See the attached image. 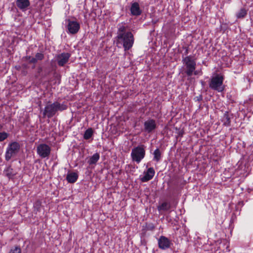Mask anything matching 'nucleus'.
Listing matches in <instances>:
<instances>
[{"mask_svg": "<svg viewBox=\"0 0 253 253\" xmlns=\"http://www.w3.org/2000/svg\"><path fill=\"white\" fill-rule=\"evenodd\" d=\"M51 148L45 143H41L37 147V153L42 159H48L51 153Z\"/></svg>", "mask_w": 253, "mask_h": 253, "instance_id": "7", "label": "nucleus"}, {"mask_svg": "<svg viewBox=\"0 0 253 253\" xmlns=\"http://www.w3.org/2000/svg\"><path fill=\"white\" fill-rule=\"evenodd\" d=\"M145 156V146L139 145L132 149L131 157L132 161L139 164Z\"/></svg>", "mask_w": 253, "mask_h": 253, "instance_id": "4", "label": "nucleus"}, {"mask_svg": "<svg viewBox=\"0 0 253 253\" xmlns=\"http://www.w3.org/2000/svg\"><path fill=\"white\" fill-rule=\"evenodd\" d=\"M71 55V54L68 52L58 54L55 57V61L59 66L63 67L68 62Z\"/></svg>", "mask_w": 253, "mask_h": 253, "instance_id": "9", "label": "nucleus"}, {"mask_svg": "<svg viewBox=\"0 0 253 253\" xmlns=\"http://www.w3.org/2000/svg\"><path fill=\"white\" fill-rule=\"evenodd\" d=\"M44 54L42 53H37L35 55L34 59L35 60V64L38 62V61H41L44 58Z\"/></svg>", "mask_w": 253, "mask_h": 253, "instance_id": "24", "label": "nucleus"}, {"mask_svg": "<svg viewBox=\"0 0 253 253\" xmlns=\"http://www.w3.org/2000/svg\"><path fill=\"white\" fill-rule=\"evenodd\" d=\"M171 208V205L169 202H164L158 207V210L160 211H167Z\"/></svg>", "mask_w": 253, "mask_h": 253, "instance_id": "18", "label": "nucleus"}, {"mask_svg": "<svg viewBox=\"0 0 253 253\" xmlns=\"http://www.w3.org/2000/svg\"><path fill=\"white\" fill-rule=\"evenodd\" d=\"M22 66V67H23L24 68H25V69H26V68H27V66H27V64H23Z\"/></svg>", "mask_w": 253, "mask_h": 253, "instance_id": "30", "label": "nucleus"}, {"mask_svg": "<svg viewBox=\"0 0 253 253\" xmlns=\"http://www.w3.org/2000/svg\"><path fill=\"white\" fill-rule=\"evenodd\" d=\"M68 106L64 103H60L58 101L53 103L48 102L45 106L43 112V117L51 118L58 112H62L67 109Z\"/></svg>", "mask_w": 253, "mask_h": 253, "instance_id": "2", "label": "nucleus"}, {"mask_svg": "<svg viewBox=\"0 0 253 253\" xmlns=\"http://www.w3.org/2000/svg\"><path fill=\"white\" fill-rule=\"evenodd\" d=\"M155 170L153 168H149L146 172H144V175L140 177V180L145 182L152 179L155 175Z\"/></svg>", "mask_w": 253, "mask_h": 253, "instance_id": "13", "label": "nucleus"}, {"mask_svg": "<svg viewBox=\"0 0 253 253\" xmlns=\"http://www.w3.org/2000/svg\"><path fill=\"white\" fill-rule=\"evenodd\" d=\"M223 122L224 126H229L231 124L230 117L227 112L224 113L223 118Z\"/></svg>", "mask_w": 253, "mask_h": 253, "instance_id": "20", "label": "nucleus"}, {"mask_svg": "<svg viewBox=\"0 0 253 253\" xmlns=\"http://www.w3.org/2000/svg\"><path fill=\"white\" fill-rule=\"evenodd\" d=\"M8 136V134L5 132H0V142L6 139Z\"/></svg>", "mask_w": 253, "mask_h": 253, "instance_id": "27", "label": "nucleus"}, {"mask_svg": "<svg viewBox=\"0 0 253 253\" xmlns=\"http://www.w3.org/2000/svg\"><path fill=\"white\" fill-rule=\"evenodd\" d=\"M20 148L19 144L17 142H13L8 144L5 155V158L7 161L15 156L19 152Z\"/></svg>", "mask_w": 253, "mask_h": 253, "instance_id": "6", "label": "nucleus"}, {"mask_svg": "<svg viewBox=\"0 0 253 253\" xmlns=\"http://www.w3.org/2000/svg\"><path fill=\"white\" fill-rule=\"evenodd\" d=\"M16 4L19 9L25 11L30 6V2L29 0H16Z\"/></svg>", "mask_w": 253, "mask_h": 253, "instance_id": "14", "label": "nucleus"}, {"mask_svg": "<svg viewBox=\"0 0 253 253\" xmlns=\"http://www.w3.org/2000/svg\"><path fill=\"white\" fill-rule=\"evenodd\" d=\"M66 22V29L68 33L74 35L78 32L80 29V25L77 21L68 19Z\"/></svg>", "mask_w": 253, "mask_h": 253, "instance_id": "8", "label": "nucleus"}, {"mask_svg": "<svg viewBox=\"0 0 253 253\" xmlns=\"http://www.w3.org/2000/svg\"><path fill=\"white\" fill-rule=\"evenodd\" d=\"M93 130L91 128H89L85 130L84 135V138L87 140L90 138L93 135Z\"/></svg>", "mask_w": 253, "mask_h": 253, "instance_id": "22", "label": "nucleus"}, {"mask_svg": "<svg viewBox=\"0 0 253 253\" xmlns=\"http://www.w3.org/2000/svg\"><path fill=\"white\" fill-rule=\"evenodd\" d=\"M78 178V174L75 172H68L66 176V180L68 183H74Z\"/></svg>", "mask_w": 253, "mask_h": 253, "instance_id": "15", "label": "nucleus"}, {"mask_svg": "<svg viewBox=\"0 0 253 253\" xmlns=\"http://www.w3.org/2000/svg\"><path fill=\"white\" fill-rule=\"evenodd\" d=\"M153 155H154V158H153L154 161H155L157 162H158L159 161H160V160L161 159L162 154H161V152L159 148L156 149L154 151V152L153 153Z\"/></svg>", "mask_w": 253, "mask_h": 253, "instance_id": "21", "label": "nucleus"}, {"mask_svg": "<svg viewBox=\"0 0 253 253\" xmlns=\"http://www.w3.org/2000/svg\"><path fill=\"white\" fill-rule=\"evenodd\" d=\"M185 50V52L184 53H183V54L182 55V56L184 55H187L188 54V52H189V49H188V47H184Z\"/></svg>", "mask_w": 253, "mask_h": 253, "instance_id": "29", "label": "nucleus"}, {"mask_svg": "<svg viewBox=\"0 0 253 253\" xmlns=\"http://www.w3.org/2000/svg\"><path fill=\"white\" fill-rule=\"evenodd\" d=\"M23 60L25 61H28L31 64H35V59L34 57L31 56H26L23 58Z\"/></svg>", "mask_w": 253, "mask_h": 253, "instance_id": "25", "label": "nucleus"}, {"mask_svg": "<svg viewBox=\"0 0 253 253\" xmlns=\"http://www.w3.org/2000/svg\"><path fill=\"white\" fill-rule=\"evenodd\" d=\"M195 99L196 101H200L203 99V96L201 94L199 96H197L195 98Z\"/></svg>", "mask_w": 253, "mask_h": 253, "instance_id": "28", "label": "nucleus"}, {"mask_svg": "<svg viewBox=\"0 0 253 253\" xmlns=\"http://www.w3.org/2000/svg\"><path fill=\"white\" fill-rule=\"evenodd\" d=\"M224 77L220 74H216L212 77L209 82V87L218 92H222L225 88L223 84Z\"/></svg>", "mask_w": 253, "mask_h": 253, "instance_id": "3", "label": "nucleus"}, {"mask_svg": "<svg viewBox=\"0 0 253 253\" xmlns=\"http://www.w3.org/2000/svg\"><path fill=\"white\" fill-rule=\"evenodd\" d=\"M157 127V124L154 119H149L144 123V128L148 133L152 132Z\"/></svg>", "mask_w": 253, "mask_h": 253, "instance_id": "10", "label": "nucleus"}, {"mask_svg": "<svg viewBox=\"0 0 253 253\" xmlns=\"http://www.w3.org/2000/svg\"><path fill=\"white\" fill-rule=\"evenodd\" d=\"M42 206V202L38 200H37L34 204V208L37 211H40Z\"/></svg>", "mask_w": 253, "mask_h": 253, "instance_id": "23", "label": "nucleus"}, {"mask_svg": "<svg viewBox=\"0 0 253 253\" xmlns=\"http://www.w3.org/2000/svg\"><path fill=\"white\" fill-rule=\"evenodd\" d=\"M130 11L132 16H138L142 14V11L137 2L131 3L130 7Z\"/></svg>", "mask_w": 253, "mask_h": 253, "instance_id": "12", "label": "nucleus"}, {"mask_svg": "<svg viewBox=\"0 0 253 253\" xmlns=\"http://www.w3.org/2000/svg\"><path fill=\"white\" fill-rule=\"evenodd\" d=\"M247 14V10L245 8H242L236 13V16L237 18L240 19L244 18Z\"/></svg>", "mask_w": 253, "mask_h": 253, "instance_id": "19", "label": "nucleus"}, {"mask_svg": "<svg viewBox=\"0 0 253 253\" xmlns=\"http://www.w3.org/2000/svg\"><path fill=\"white\" fill-rule=\"evenodd\" d=\"M170 244L171 243L169 240L165 236H161L158 240L159 247L162 250H166L169 248L170 246Z\"/></svg>", "mask_w": 253, "mask_h": 253, "instance_id": "11", "label": "nucleus"}, {"mask_svg": "<svg viewBox=\"0 0 253 253\" xmlns=\"http://www.w3.org/2000/svg\"><path fill=\"white\" fill-rule=\"evenodd\" d=\"M8 253H21V249L19 246H15L10 249Z\"/></svg>", "mask_w": 253, "mask_h": 253, "instance_id": "26", "label": "nucleus"}, {"mask_svg": "<svg viewBox=\"0 0 253 253\" xmlns=\"http://www.w3.org/2000/svg\"><path fill=\"white\" fill-rule=\"evenodd\" d=\"M127 26L121 23L118 25L117 36L116 37V45L118 47L122 45L125 51L129 50L133 46L134 41L132 33L126 31Z\"/></svg>", "mask_w": 253, "mask_h": 253, "instance_id": "1", "label": "nucleus"}, {"mask_svg": "<svg viewBox=\"0 0 253 253\" xmlns=\"http://www.w3.org/2000/svg\"><path fill=\"white\" fill-rule=\"evenodd\" d=\"M201 83L202 85L203 86V85H204L205 83L203 81H201Z\"/></svg>", "mask_w": 253, "mask_h": 253, "instance_id": "32", "label": "nucleus"}, {"mask_svg": "<svg viewBox=\"0 0 253 253\" xmlns=\"http://www.w3.org/2000/svg\"><path fill=\"white\" fill-rule=\"evenodd\" d=\"M182 57V62L184 64L185 73L188 77H190L193 75V72L196 69V61L192 59L191 56H187Z\"/></svg>", "mask_w": 253, "mask_h": 253, "instance_id": "5", "label": "nucleus"}, {"mask_svg": "<svg viewBox=\"0 0 253 253\" xmlns=\"http://www.w3.org/2000/svg\"><path fill=\"white\" fill-rule=\"evenodd\" d=\"M195 75H197L198 74V71H196L195 70H194V71L193 72V73Z\"/></svg>", "mask_w": 253, "mask_h": 253, "instance_id": "31", "label": "nucleus"}, {"mask_svg": "<svg viewBox=\"0 0 253 253\" xmlns=\"http://www.w3.org/2000/svg\"><path fill=\"white\" fill-rule=\"evenodd\" d=\"M3 174L9 179L12 178L15 175V173L14 172L13 169L10 166L7 167L4 170Z\"/></svg>", "mask_w": 253, "mask_h": 253, "instance_id": "16", "label": "nucleus"}, {"mask_svg": "<svg viewBox=\"0 0 253 253\" xmlns=\"http://www.w3.org/2000/svg\"><path fill=\"white\" fill-rule=\"evenodd\" d=\"M99 154L96 153L89 158L88 160L87 161V163L89 165H95L99 160Z\"/></svg>", "mask_w": 253, "mask_h": 253, "instance_id": "17", "label": "nucleus"}]
</instances>
